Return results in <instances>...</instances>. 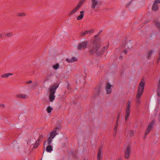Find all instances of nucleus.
Returning a JSON list of instances; mask_svg holds the SVG:
<instances>
[{
	"label": "nucleus",
	"instance_id": "f257e3e1",
	"mask_svg": "<svg viewBox=\"0 0 160 160\" xmlns=\"http://www.w3.org/2000/svg\"><path fill=\"white\" fill-rule=\"evenodd\" d=\"M100 43L101 40L99 38L93 40L90 46L89 52L92 55L97 52L101 47Z\"/></svg>",
	"mask_w": 160,
	"mask_h": 160
},
{
	"label": "nucleus",
	"instance_id": "f03ea898",
	"mask_svg": "<svg viewBox=\"0 0 160 160\" xmlns=\"http://www.w3.org/2000/svg\"><path fill=\"white\" fill-rule=\"evenodd\" d=\"M145 83L142 81L140 82L139 84L136 95V103L139 104L141 102V100L140 99L142 95L143 94Z\"/></svg>",
	"mask_w": 160,
	"mask_h": 160
},
{
	"label": "nucleus",
	"instance_id": "7ed1b4c3",
	"mask_svg": "<svg viewBox=\"0 0 160 160\" xmlns=\"http://www.w3.org/2000/svg\"><path fill=\"white\" fill-rule=\"evenodd\" d=\"M59 83H56L52 85L49 88V96L50 101L52 102L55 99V93L56 92L57 89L59 86Z\"/></svg>",
	"mask_w": 160,
	"mask_h": 160
},
{
	"label": "nucleus",
	"instance_id": "20e7f679",
	"mask_svg": "<svg viewBox=\"0 0 160 160\" xmlns=\"http://www.w3.org/2000/svg\"><path fill=\"white\" fill-rule=\"evenodd\" d=\"M131 101L128 100L126 103V108L125 109L126 115L125 120L127 121L128 119L130 114V107Z\"/></svg>",
	"mask_w": 160,
	"mask_h": 160
},
{
	"label": "nucleus",
	"instance_id": "39448f33",
	"mask_svg": "<svg viewBox=\"0 0 160 160\" xmlns=\"http://www.w3.org/2000/svg\"><path fill=\"white\" fill-rule=\"evenodd\" d=\"M92 5L91 8L92 9H94L96 7L98 8L102 5V3L101 1H98L97 0H91Z\"/></svg>",
	"mask_w": 160,
	"mask_h": 160
},
{
	"label": "nucleus",
	"instance_id": "423d86ee",
	"mask_svg": "<svg viewBox=\"0 0 160 160\" xmlns=\"http://www.w3.org/2000/svg\"><path fill=\"white\" fill-rule=\"evenodd\" d=\"M131 150V148L129 144H128L124 152V157L126 159H128L129 158Z\"/></svg>",
	"mask_w": 160,
	"mask_h": 160
},
{
	"label": "nucleus",
	"instance_id": "0eeeda50",
	"mask_svg": "<svg viewBox=\"0 0 160 160\" xmlns=\"http://www.w3.org/2000/svg\"><path fill=\"white\" fill-rule=\"evenodd\" d=\"M80 8V1L78 3V5L73 10H72L68 14L69 16L73 15Z\"/></svg>",
	"mask_w": 160,
	"mask_h": 160
},
{
	"label": "nucleus",
	"instance_id": "6e6552de",
	"mask_svg": "<svg viewBox=\"0 0 160 160\" xmlns=\"http://www.w3.org/2000/svg\"><path fill=\"white\" fill-rule=\"evenodd\" d=\"M80 8V1L78 3V5L73 10H72L68 14L69 16L73 15Z\"/></svg>",
	"mask_w": 160,
	"mask_h": 160
},
{
	"label": "nucleus",
	"instance_id": "1a4fd4ad",
	"mask_svg": "<svg viewBox=\"0 0 160 160\" xmlns=\"http://www.w3.org/2000/svg\"><path fill=\"white\" fill-rule=\"evenodd\" d=\"M80 8V1L78 3V5L73 10H72L68 14L69 16L73 15Z\"/></svg>",
	"mask_w": 160,
	"mask_h": 160
},
{
	"label": "nucleus",
	"instance_id": "9d476101",
	"mask_svg": "<svg viewBox=\"0 0 160 160\" xmlns=\"http://www.w3.org/2000/svg\"><path fill=\"white\" fill-rule=\"evenodd\" d=\"M111 86H112V85H110L109 83H107V85L106 88L107 94H108L111 93L112 92V89H111Z\"/></svg>",
	"mask_w": 160,
	"mask_h": 160
},
{
	"label": "nucleus",
	"instance_id": "9b49d317",
	"mask_svg": "<svg viewBox=\"0 0 160 160\" xmlns=\"http://www.w3.org/2000/svg\"><path fill=\"white\" fill-rule=\"evenodd\" d=\"M97 160H102V157L101 156V148L99 147L97 154Z\"/></svg>",
	"mask_w": 160,
	"mask_h": 160
},
{
	"label": "nucleus",
	"instance_id": "f8f14e48",
	"mask_svg": "<svg viewBox=\"0 0 160 160\" xmlns=\"http://www.w3.org/2000/svg\"><path fill=\"white\" fill-rule=\"evenodd\" d=\"M109 46V43H108V46L106 47H104L101 49V50L100 52L99 53V52H97L96 53V54L98 56H99L101 54H102L104 52L105 50V49H107L108 47Z\"/></svg>",
	"mask_w": 160,
	"mask_h": 160
},
{
	"label": "nucleus",
	"instance_id": "ddd939ff",
	"mask_svg": "<svg viewBox=\"0 0 160 160\" xmlns=\"http://www.w3.org/2000/svg\"><path fill=\"white\" fill-rule=\"evenodd\" d=\"M66 61L68 63H72L74 61H77L78 59L75 57H73L71 59L67 58L66 59Z\"/></svg>",
	"mask_w": 160,
	"mask_h": 160
},
{
	"label": "nucleus",
	"instance_id": "4468645a",
	"mask_svg": "<svg viewBox=\"0 0 160 160\" xmlns=\"http://www.w3.org/2000/svg\"><path fill=\"white\" fill-rule=\"evenodd\" d=\"M88 43V42L87 41H85L81 43V49H84L86 48Z\"/></svg>",
	"mask_w": 160,
	"mask_h": 160
},
{
	"label": "nucleus",
	"instance_id": "2eb2a0df",
	"mask_svg": "<svg viewBox=\"0 0 160 160\" xmlns=\"http://www.w3.org/2000/svg\"><path fill=\"white\" fill-rule=\"evenodd\" d=\"M158 9V4L154 2L152 7V10L153 11H157Z\"/></svg>",
	"mask_w": 160,
	"mask_h": 160
},
{
	"label": "nucleus",
	"instance_id": "dca6fc26",
	"mask_svg": "<svg viewBox=\"0 0 160 160\" xmlns=\"http://www.w3.org/2000/svg\"><path fill=\"white\" fill-rule=\"evenodd\" d=\"M57 134V133L56 131L55 130H54L51 132L50 136L49 137L53 139Z\"/></svg>",
	"mask_w": 160,
	"mask_h": 160
},
{
	"label": "nucleus",
	"instance_id": "f3484780",
	"mask_svg": "<svg viewBox=\"0 0 160 160\" xmlns=\"http://www.w3.org/2000/svg\"><path fill=\"white\" fill-rule=\"evenodd\" d=\"M53 149L52 148V146L50 145H48L46 147V151L48 152H51L52 151Z\"/></svg>",
	"mask_w": 160,
	"mask_h": 160
},
{
	"label": "nucleus",
	"instance_id": "a211bd4d",
	"mask_svg": "<svg viewBox=\"0 0 160 160\" xmlns=\"http://www.w3.org/2000/svg\"><path fill=\"white\" fill-rule=\"evenodd\" d=\"M12 73H5L3 74H2L1 75V77L2 78H7L9 77L10 76L12 75Z\"/></svg>",
	"mask_w": 160,
	"mask_h": 160
},
{
	"label": "nucleus",
	"instance_id": "6ab92c4d",
	"mask_svg": "<svg viewBox=\"0 0 160 160\" xmlns=\"http://www.w3.org/2000/svg\"><path fill=\"white\" fill-rule=\"evenodd\" d=\"M152 128V127H151V125L148 126L145 132H146V135L148 134L149 132L151 130Z\"/></svg>",
	"mask_w": 160,
	"mask_h": 160
},
{
	"label": "nucleus",
	"instance_id": "aec40b11",
	"mask_svg": "<svg viewBox=\"0 0 160 160\" xmlns=\"http://www.w3.org/2000/svg\"><path fill=\"white\" fill-rule=\"evenodd\" d=\"M158 88L157 90V95L160 97V78L158 81Z\"/></svg>",
	"mask_w": 160,
	"mask_h": 160
},
{
	"label": "nucleus",
	"instance_id": "412c9836",
	"mask_svg": "<svg viewBox=\"0 0 160 160\" xmlns=\"http://www.w3.org/2000/svg\"><path fill=\"white\" fill-rule=\"evenodd\" d=\"M16 96L18 98L25 99L26 98L27 96L24 94H18L16 95Z\"/></svg>",
	"mask_w": 160,
	"mask_h": 160
},
{
	"label": "nucleus",
	"instance_id": "4be33fe9",
	"mask_svg": "<svg viewBox=\"0 0 160 160\" xmlns=\"http://www.w3.org/2000/svg\"><path fill=\"white\" fill-rule=\"evenodd\" d=\"M43 138V136L42 134L41 135L39 136L38 138L36 141H37L38 142H39L40 141H42V140Z\"/></svg>",
	"mask_w": 160,
	"mask_h": 160
},
{
	"label": "nucleus",
	"instance_id": "5701e85b",
	"mask_svg": "<svg viewBox=\"0 0 160 160\" xmlns=\"http://www.w3.org/2000/svg\"><path fill=\"white\" fill-rule=\"evenodd\" d=\"M154 22L155 23V24L157 26V27L158 28L159 31H160V22L158 21H155Z\"/></svg>",
	"mask_w": 160,
	"mask_h": 160
},
{
	"label": "nucleus",
	"instance_id": "b1692460",
	"mask_svg": "<svg viewBox=\"0 0 160 160\" xmlns=\"http://www.w3.org/2000/svg\"><path fill=\"white\" fill-rule=\"evenodd\" d=\"M39 144H40L37 141H36L35 143L33 145V148L35 149V148H37L38 147V146H39Z\"/></svg>",
	"mask_w": 160,
	"mask_h": 160
},
{
	"label": "nucleus",
	"instance_id": "393cba45",
	"mask_svg": "<svg viewBox=\"0 0 160 160\" xmlns=\"http://www.w3.org/2000/svg\"><path fill=\"white\" fill-rule=\"evenodd\" d=\"M53 138L49 137L47 139V142L48 145H50Z\"/></svg>",
	"mask_w": 160,
	"mask_h": 160
},
{
	"label": "nucleus",
	"instance_id": "a878e982",
	"mask_svg": "<svg viewBox=\"0 0 160 160\" xmlns=\"http://www.w3.org/2000/svg\"><path fill=\"white\" fill-rule=\"evenodd\" d=\"M59 67V65L58 63H57L53 65V68L54 69L56 70Z\"/></svg>",
	"mask_w": 160,
	"mask_h": 160
},
{
	"label": "nucleus",
	"instance_id": "bb28decb",
	"mask_svg": "<svg viewBox=\"0 0 160 160\" xmlns=\"http://www.w3.org/2000/svg\"><path fill=\"white\" fill-rule=\"evenodd\" d=\"M94 29H91L90 30H87V34H90L94 32Z\"/></svg>",
	"mask_w": 160,
	"mask_h": 160
},
{
	"label": "nucleus",
	"instance_id": "cd10ccee",
	"mask_svg": "<svg viewBox=\"0 0 160 160\" xmlns=\"http://www.w3.org/2000/svg\"><path fill=\"white\" fill-rule=\"evenodd\" d=\"M154 52V51L152 50L150 52L148 56V59H149L151 57L152 55L153 54V52Z\"/></svg>",
	"mask_w": 160,
	"mask_h": 160
},
{
	"label": "nucleus",
	"instance_id": "c85d7f7f",
	"mask_svg": "<svg viewBox=\"0 0 160 160\" xmlns=\"http://www.w3.org/2000/svg\"><path fill=\"white\" fill-rule=\"evenodd\" d=\"M47 112L48 113H50L51 112L52 110V109L51 107L49 106L47 108Z\"/></svg>",
	"mask_w": 160,
	"mask_h": 160
},
{
	"label": "nucleus",
	"instance_id": "c756f323",
	"mask_svg": "<svg viewBox=\"0 0 160 160\" xmlns=\"http://www.w3.org/2000/svg\"><path fill=\"white\" fill-rule=\"evenodd\" d=\"M129 136L132 137L134 135L133 132L132 130H130L129 132Z\"/></svg>",
	"mask_w": 160,
	"mask_h": 160
},
{
	"label": "nucleus",
	"instance_id": "7c9ffc66",
	"mask_svg": "<svg viewBox=\"0 0 160 160\" xmlns=\"http://www.w3.org/2000/svg\"><path fill=\"white\" fill-rule=\"evenodd\" d=\"M84 12L83 11H81V20L83 17Z\"/></svg>",
	"mask_w": 160,
	"mask_h": 160
},
{
	"label": "nucleus",
	"instance_id": "2f4dec72",
	"mask_svg": "<svg viewBox=\"0 0 160 160\" xmlns=\"http://www.w3.org/2000/svg\"><path fill=\"white\" fill-rule=\"evenodd\" d=\"M86 34H87V33L86 31L84 32H83L82 33H81V36H84Z\"/></svg>",
	"mask_w": 160,
	"mask_h": 160
},
{
	"label": "nucleus",
	"instance_id": "473e14b6",
	"mask_svg": "<svg viewBox=\"0 0 160 160\" xmlns=\"http://www.w3.org/2000/svg\"><path fill=\"white\" fill-rule=\"evenodd\" d=\"M18 15L19 16H23L25 15V14L23 13H18Z\"/></svg>",
	"mask_w": 160,
	"mask_h": 160
},
{
	"label": "nucleus",
	"instance_id": "72a5a7b5",
	"mask_svg": "<svg viewBox=\"0 0 160 160\" xmlns=\"http://www.w3.org/2000/svg\"><path fill=\"white\" fill-rule=\"evenodd\" d=\"M6 35H7L8 37H10L12 35V32H10L8 33H7L6 34Z\"/></svg>",
	"mask_w": 160,
	"mask_h": 160
},
{
	"label": "nucleus",
	"instance_id": "f704fd0d",
	"mask_svg": "<svg viewBox=\"0 0 160 160\" xmlns=\"http://www.w3.org/2000/svg\"><path fill=\"white\" fill-rule=\"evenodd\" d=\"M158 53L159 55V57L158 58V60H160V48H159L158 51Z\"/></svg>",
	"mask_w": 160,
	"mask_h": 160
},
{
	"label": "nucleus",
	"instance_id": "c9c22d12",
	"mask_svg": "<svg viewBox=\"0 0 160 160\" xmlns=\"http://www.w3.org/2000/svg\"><path fill=\"white\" fill-rule=\"evenodd\" d=\"M120 114L119 113H118V117H117V121H117V122H118V120L120 118Z\"/></svg>",
	"mask_w": 160,
	"mask_h": 160
},
{
	"label": "nucleus",
	"instance_id": "e433bc0d",
	"mask_svg": "<svg viewBox=\"0 0 160 160\" xmlns=\"http://www.w3.org/2000/svg\"><path fill=\"white\" fill-rule=\"evenodd\" d=\"M117 128H116L115 127L114 128V129L113 131L114 133H117Z\"/></svg>",
	"mask_w": 160,
	"mask_h": 160
},
{
	"label": "nucleus",
	"instance_id": "4c0bfd02",
	"mask_svg": "<svg viewBox=\"0 0 160 160\" xmlns=\"http://www.w3.org/2000/svg\"><path fill=\"white\" fill-rule=\"evenodd\" d=\"M154 2L157 4L158 3H160V0H155Z\"/></svg>",
	"mask_w": 160,
	"mask_h": 160
},
{
	"label": "nucleus",
	"instance_id": "58836bf2",
	"mask_svg": "<svg viewBox=\"0 0 160 160\" xmlns=\"http://www.w3.org/2000/svg\"><path fill=\"white\" fill-rule=\"evenodd\" d=\"M86 0H81V6L83 4Z\"/></svg>",
	"mask_w": 160,
	"mask_h": 160
},
{
	"label": "nucleus",
	"instance_id": "ea45409f",
	"mask_svg": "<svg viewBox=\"0 0 160 160\" xmlns=\"http://www.w3.org/2000/svg\"><path fill=\"white\" fill-rule=\"evenodd\" d=\"M118 122L116 121V125H115V127L116 128H118Z\"/></svg>",
	"mask_w": 160,
	"mask_h": 160
},
{
	"label": "nucleus",
	"instance_id": "a19ab883",
	"mask_svg": "<svg viewBox=\"0 0 160 160\" xmlns=\"http://www.w3.org/2000/svg\"><path fill=\"white\" fill-rule=\"evenodd\" d=\"M32 81L31 80H30L29 81L27 82L26 83L27 84H30V83H32Z\"/></svg>",
	"mask_w": 160,
	"mask_h": 160
},
{
	"label": "nucleus",
	"instance_id": "79ce46f5",
	"mask_svg": "<svg viewBox=\"0 0 160 160\" xmlns=\"http://www.w3.org/2000/svg\"><path fill=\"white\" fill-rule=\"evenodd\" d=\"M155 120H152V122H152V123L153 124H154L155 123Z\"/></svg>",
	"mask_w": 160,
	"mask_h": 160
},
{
	"label": "nucleus",
	"instance_id": "37998d69",
	"mask_svg": "<svg viewBox=\"0 0 160 160\" xmlns=\"http://www.w3.org/2000/svg\"><path fill=\"white\" fill-rule=\"evenodd\" d=\"M147 134L146 135V132H145L144 136H143V138L144 139H145L146 138V136Z\"/></svg>",
	"mask_w": 160,
	"mask_h": 160
},
{
	"label": "nucleus",
	"instance_id": "c03bdc74",
	"mask_svg": "<svg viewBox=\"0 0 160 160\" xmlns=\"http://www.w3.org/2000/svg\"><path fill=\"white\" fill-rule=\"evenodd\" d=\"M60 129V128L59 127H56L55 128V130L56 131L57 130H59V129Z\"/></svg>",
	"mask_w": 160,
	"mask_h": 160
},
{
	"label": "nucleus",
	"instance_id": "a18cd8bd",
	"mask_svg": "<svg viewBox=\"0 0 160 160\" xmlns=\"http://www.w3.org/2000/svg\"><path fill=\"white\" fill-rule=\"evenodd\" d=\"M77 20H80V15H79L77 18Z\"/></svg>",
	"mask_w": 160,
	"mask_h": 160
},
{
	"label": "nucleus",
	"instance_id": "49530a36",
	"mask_svg": "<svg viewBox=\"0 0 160 160\" xmlns=\"http://www.w3.org/2000/svg\"><path fill=\"white\" fill-rule=\"evenodd\" d=\"M132 1L131 2H129L127 4V7H128L130 4V3H131V2H132Z\"/></svg>",
	"mask_w": 160,
	"mask_h": 160
},
{
	"label": "nucleus",
	"instance_id": "de8ad7c7",
	"mask_svg": "<svg viewBox=\"0 0 160 160\" xmlns=\"http://www.w3.org/2000/svg\"><path fill=\"white\" fill-rule=\"evenodd\" d=\"M149 22V20H146V21L145 22H144V24H146V23H148V22Z\"/></svg>",
	"mask_w": 160,
	"mask_h": 160
},
{
	"label": "nucleus",
	"instance_id": "09e8293b",
	"mask_svg": "<svg viewBox=\"0 0 160 160\" xmlns=\"http://www.w3.org/2000/svg\"><path fill=\"white\" fill-rule=\"evenodd\" d=\"M78 49L80 50V43L78 44Z\"/></svg>",
	"mask_w": 160,
	"mask_h": 160
},
{
	"label": "nucleus",
	"instance_id": "8fccbe9b",
	"mask_svg": "<svg viewBox=\"0 0 160 160\" xmlns=\"http://www.w3.org/2000/svg\"><path fill=\"white\" fill-rule=\"evenodd\" d=\"M99 35H98V34H97L95 36V38H97L98 37H99Z\"/></svg>",
	"mask_w": 160,
	"mask_h": 160
},
{
	"label": "nucleus",
	"instance_id": "3c124183",
	"mask_svg": "<svg viewBox=\"0 0 160 160\" xmlns=\"http://www.w3.org/2000/svg\"><path fill=\"white\" fill-rule=\"evenodd\" d=\"M153 125V124L152 123V122H150L149 124L148 125H151V127H152V126Z\"/></svg>",
	"mask_w": 160,
	"mask_h": 160
},
{
	"label": "nucleus",
	"instance_id": "603ef678",
	"mask_svg": "<svg viewBox=\"0 0 160 160\" xmlns=\"http://www.w3.org/2000/svg\"><path fill=\"white\" fill-rule=\"evenodd\" d=\"M127 52H127V50H124V52L125 54H127Z\"/></svg>",
	"mask_w": 160,
	"mask_h": 160
},
{
	"label": "nucleus",
	"instance_id": "864d4df0",
	"mask_svg": "<svg viewBox=\"0 0 160 160\" xmlns=\"http://www.w3.org/2000/svg\"><path fill=\"white\" fill-rule=\"evenodd\" d=\"M102 32V30H101L98 33V35H100L101 33Z\"/></svg>",
	"mask_w": 160,
	"mask_h": 160
},
{
	"label": "nucleus",
	"instance_id": "5fc2aeb1",
	"mask_svg": "<svg viewBox=\"0 0 160 160\" xmlns=\"http://www.w3.org/2000/svg\"><path fill=\"white\" fill-rule=\"evenodd\" d=\"M122 58H123V57H122V56H120L119 57V59H122Z\"/></svg>",
	"mask_w": 160,
	"mask_h": 160
},
{
	"label": "nucleus",
	"instance_id": "6e6d98bb",
	"mask_svg": "<svg viewBox=\"0 0 160 160\" xmlns=\"http://www.w3.org/2000/svg\"><path fill=\"white\" fill-rule=\"evenodd\" d=\"M158 117H159V121L160 122V114L158 115Z\"/></svg>",
	"mask_w": 160,
	"mask_h": 160
},
{
	"label": "nucleus",
	"instance_id": "4d7b16f0",
	"mask_svg": "<svg viewBox=\"0 0 160 160\" xmlns=\"http://www.w3.org/2000/svg\"><path fill=\"white\" fill-rule=\"evenodd\" d=\"M117 133H114L113 136L115 137Z\"/></svg>",
	"mask_w": 160,
	"mask_h": 160
},
{
	"label": "nucleus",
	"instance_id": "13d9d810",
	"mask_svg": "<svg viewBox=\"0 0 160 160\" xmlns=\"http://www.w3.org/2000/svg\"><path fill=\"white\" fill-rule=\"evenodd\" d=\"M2 35H3V34H1L0 35V38H2Z\"/></svg>",
	"mask_w": 160,
	"mask_h": 160
},
{
	"label": "nucleus",
	"instance_id": "bf43d9fd",
	"mask_svg": "<svg viewBox=\"0 0 160 160\" xmlns=\"http://www.w3.org/2000/svg\"><path fill=\"white\" fill-rule=\"evenodd\" d=\"M100 87H99V88L98 90V94H99V92H100Z\"/></svg>",
	"mask_w": 160,
	"mask_h": 160
},
{
	"label": "nucleus",
	"instance_id": "052dcab7",
	"mask_svg": "<svg viewBox=\"0 0 160 160\" xmlns=\"http://www.w3.org/2000/svg\"><path fill=\"white\" fill-rule=\"evenodd\" d=\"M46 143V141H44V142H43V144H44V145H45Z\"/></svg>",
	"mask_w": 160,
	"mask_h": 160
},
{
	"label": "nucleus",
	"instance_id": "680f3d73",
	"mask_svg": "<svg viewBox=\"0 0 160 160\" xmlns=\"http://www.w3.org/2000/svg\"><path fill=\"white\" fill-rule=\"evenodd\" d=\"M159 61V60H158H158H157V63H158Z\"/></svg>",
	"mask_w": 160,
	"mask_h": 160
},
{
	"label": "nucleus",
	"instance_id": "e2e57ef3",
	"mask_svg": "<svg viewBox=\"0 0 160 160\" xmlns=\"http://www.w3.org/2000/svg\"><path fill=\"white\" fill-rule=\"evenodd\" d=\"M97 11L98 10H97L96 9H95V10H94V11H95V12L96 11Z\"/></svg>",
	"mask_w": 160,
	"mask_h": 160
},
{
	"label": "nucleus",
	"instance_id": "0e129e2a",
	"mask_svg": "<svg viewBox=\"0 0 160 160\" xmlns=\"http://www.w3.org/2000/svg\"><path fill=\"white\" fill-rule=\"evenodd\" d=\"M69 85V84H68V87Z\"/></svg>",
	"mask_w": 160,
	"mask_h": 160
},
{
	"label": "nucleus",
	"instance_id": "69168bd1",
	"mask_svg": "<svg viewBox=\"0 0 160 160\" xmlns=\"http://www.w3.org/2000/svg\"><path fill=\"white\" fill-rule=\"evenodd\" d=\"M84 160H86V159H84Z\"/></svg>",
	"mask_w": 160,
	"mask_h": 160
},
{
	"label": "nucleus",
	"instance_id": "338daca9",
	"mask_svg": "<svg viewBox=\"0 0 160 160\" xmlns=\"http://www.w3.org/2000/svg\"><path fill=\"white\" fill-rule=\"evenodd\" d=\"M0 106H1V105H0Z\"/></svg>",
	"mask_w": 160,
	"mask_h": 160
}]
</instances>
